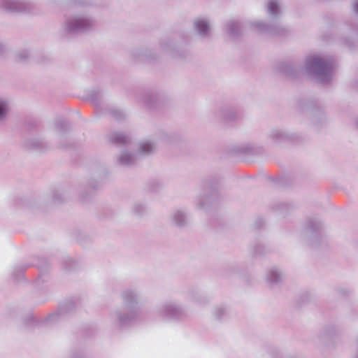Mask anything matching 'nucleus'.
<instances>
[{
  "label": "nucleus",
  "instance_id": "412c9836",
  "mask_svg": "<svg viewBox=\"0 0 358 358\" xmlns=\"http://www.w3.org/2000/svg\"><path fill=\"white\" fill-rule=\"evenodd\" d=\"M16 59L20 62H25L29 59L31 55L28 50H22L16 53Z\"/></svg>",
  "mask_w": 358,
  "mask_h": 358
},
{
  "label": "nucleus",
  "instance_id": "39448f33",
  "mask_svg": "<svg viewBox=\"0 0 358 358\" xmlns=\"http://www.w3.org/2000/svg\"><path fill=\"white\" fill-rule=\"evenodd\" d=\"M0 8L8 13H31L34 5L26 0H0Z\"/></svg>",
  "mask_w": 358,
  "mask_h": 358
},
{
  "label": "nucleus",
  "instance_id": "0eeeda50",
  "mask_svg": "<svg viewBox=\"0 0 358 358\" xmlns=\"http://www.w3.org/2000/svg\"><path fill=\"white\" fill-rule=\"evenodd\" d=\"M296 138V134L280 128L271 129L267 135L268 140L273 144L289 142L294 141Z\"/></svg>",
  "mask_w": 358,
  "mask_h": 358
},
{
  "label": "nucleus",
  "instance_id": "72a5a7b5",
  "mask_svg": "<svg viewBox=\"0 0 358 358\" xmlns=\"http://www.w3.org/2000/svg\"><path fill=\"white\" fill-rule=\"evenodd\" d=\"M346 44H348L349 46H352V43L350 41H345Z\"/></svg>",
  "mask_w": 358,
  "mask_h": 358
},
{
  "label": "nucleus",
  "instance_id": "9d476101",
  "mask_svg": "<svg viewBox=\"0 0 358 358\" xmlns=\"http://www.w3.org/2000/svg\"><path fill=\"white\" fill-rule=\"evenodd\" d=\"M171 223L179 228L185 227L188 224V215L182 209H176L172 212L170 216Z\"/></svg>",
  "mask_w": 358,
  "mask_h": 358
},
{
  "label": "nucleus",
  "instance_id": "f8f14e48",
  "mask_svg": "<svg viewBox=\"0 0 358 358\" xmlns=\"http://www.w3.org/2000/svg\"><path fill=\"white\" fill-rule=\"evenodd\" d=\"M157 148L155 141L152 139H145L139 142L137 153L139 157L152 155Z\"/></svg>",
  "mask_w": 358,
  "mask_h": 358
},
{
  "label": "nucleus",
  "instance_id": "cd10ccee",
  "mask_svg": "<svg viewBox=\"0 0 358 358\" xmlns=\"http://www.w3.org/2000/svg\"><path fill=\"white\" fill-rule=\"evenodd\" d=\"M113 115L114 117H115L117 119H121L124 117V113L119 110H114L113 111Z\"/></svg>",
  "mask_w": 358,
  "mask_h": 358
},
{
  "label": "nucleus",
  "instance_id": "5701e85b",
  "mask_svg": "<svg viewBox=\"0 0 358 358\" xmlns=\"http://www.w3.org/2000/svg\"><path fill=\"white\" fill-rule=\"evenodd\" d=\"M213 315L217 320H221L227 315V310L223 307H217L214 310Z\"/></svg>",
  "mask_w": 358,
  "mask_h": 358
},
{
  "label": "nucleus",
  "instance_id": "ddd939ff",
  "mask_svg": "<svg viewBox=\"0 0 358 358\" xmlns=\"http://www.w3.org/2000/svg\"><path fill=\"white\" fill-rule=\"evenodd\" d=\"M194 25L197 33L202 37H208L210 33V21L204 17H199L194 20Z\"/></svg>",
  "mask_w": 358,
  "mask_h": 358
},
{
  "label": "nucleus",
  "instance_id": "f03ea898",
  "mask_svg": "<svg viewBox=\"0 0 358 358\" xmlns=\"http://www.w3.org/2000/svg\"><path fill=\"white\" fill-rule=\"evenodd\" d=\"M333 69L334 61L329 57L313 55L305 62L306 71L322 84L329 83L332 80Z\"/></svg>",
  "mask_w": 358,
  "mask_h": 358
},
{
  "label": "nucleus",
  "instance_id": "7ed1b4c3",
  "mask_svg": "<svg viewBox=\"0 0 358 358\" xmlns=\"http://www.w3.org/2000/svg\"><path fill=\"white\" fill-rule=\"evenodd\" d=\"M158 315L164 322L180 321L187 315L185 310L174 301L164 302L159 308Z\"/></svg>",
  "mask_w": 358,
  "mask_h": 358
},
{
  "label": "nucleus",
  "instance_id": "f704fd0d",
  "mask_svg": "<svg viewBox=\"0 0 358 358\" xmlns=\"http://www.w3.org/2000/svg\"><path fill=\"white\" fill-rule=\"evenodd\" d=\"M145 103H146V104H148V105H150V104L148 101H145Z\"/></svg>",
  "mask_w": 358,
  "mask_h": 358
},
{
  "label": "nucleus",
  "instance_id": "a878e982",
  "mask_svg": "<svg viewBox=\"0 0 358 358\" xmlns=\"http://www.w3.org/2000/svg\"><path fill=\"white\" fill-rule=\"evenodd\" d=\"M100 97V92L98 90H94L90 94V99L92 102L94 104H97L99 103V99Z\"/></svg>",
  "mask_w": 358,
  "mask_h": 358
},
{
  "label": "nucleus",
  "instance_id": "bb28decb",
  "mask_svg": "<svg viewBox=\"0 0 358 358\" xmlns=\"http://www.w3.org/2000/svg\"><path fill=\"white\" fill-rule=\"evenodd\" d=\"M205 201H206L205 196L199 197L196 201V205H197L198 208H203L205 206V204H204Z\"/></svg>",
  "mask_w": 358,
  "mask_h": 358
},
{
  "label": "nucleus",
  "instance_id": "f3484780",
  "mask_svg": "<svg viewBox=\"0 0 358 358\" xmlns=\"http://www.w3.org/2000/svg\"><path fill=\"white\" fill-rule=\"evenodd\" d=\"M111 142L117 144H127L129 142V137L121 132H113L109 136Z\"/></svg>",
  "mask_w": 358,
  "mask_h": 358
},
{
  "label": "nucleus",
  "instance_id": "6e6552de",
  "mask_svg": "<svg viewBox=\"0 0 358 358\" xmlns=\"http://www.w3.org/2000/svg\"><path fill=\"white\" fill-rule=\"evenodd\" d=\"M285 279V273L278 267L268 268L265 274V280L270 287H275L282 283Z\"/></svg>",
  "mask_w": 358,
  "mask_h": 358
},
{
  "label": "nucleus",
  "instance_id": "423d86ee",
  "mask_svg": "<svg viewBox=\"0 0 358 358\" xmlns=\"http://www.w3.org/2000/svg\"><path fill=\"white\" fill-rule=\"evenodd\" d=\"M252 27L257 31L273 36H282L287 32V29L278 22L266 24L262 21H254L251 23Z\"/></svg>",
  "mask_w": 358,
  "mask_h": 358
},
{
  "label": "nucleus",
  "instance_id": "f257e3e1",
  "mask_svg": "<svg viewBox=\"0 0 358 358\" xmlns=\"http://www.w3.org/2000/svg\"><path fill=\"white\" fill-rule=\"evenodd\" d=\"M96 21L88 12H78L66 16L59 34L61 36L66 38L69 36L84 34L95 29Z\"/></svg>",
  "mask_w": 358,
  "mask_h": 358
},
{
  "label": "nucleus",
  "instance_id": "c756f323",
  "mask_svg": "<svg viewBox=\"0 0 358 358\" xmlns=\"http://www.w3.org/2000/svg\"><path fill=\"white\" fill-rule=\"evenodd\" d=\"M6 51V47L5 45L2 43H0V55L3 54Z\"/></svg>",
  "mask_w": 358,
  "mask_h": 358
},
{
  "label": "nucleus",
  "instance_id": "4be33fe9",
  "mask_svg": "<svg viewBox=\"0 0 358 358\" xmlns=\"http://www.w3.org/2000/svg\"><path fill=\"white\" fill-rule=\"evenodd\" d=\"M133 212L136 215H141L143 214L145 210L146 206L144 203H136L134 204L132 207Z\"/></svg>",
  "mask_w": 358,
  "mask_h": 358
},
{
  "label": "nucleus",
  "instance_id": "2f4dec72",
  "mask_svg": "<svg viewBox=\"0 0 358 358\" xmlns=\"http://www.w3.org/2000/svg\"><path fill=\"white\" fill-rule=\"evenodd\" d=\"M354 127L355 129H358V117L355 120Z\"/></svg>",
  "mask_w": 358,
  "mask_h": 358
},
{
  "label": "nucleus",
  "instance_id": "2eb2a0df",
  "mask_svg": "<svg viewBox=\"0 0 358 358\" xmlns=\"http://www.w3.org/2000/svg\"><path fill=\"white\" fill-rule=\"evenodd\" d=\"M241 26L236 20H230L224 25V31L231 38L239 36L241 34Z\"/></svg>",
  "mask_w": 358,
  "mask_h": 358
},
{
  "label": "nucleus",
  "instance_id": "dca6fc26",
  "mask_svg": "<svg viewBox=\"0 0 358 358\" xmlns=\"http://www.w3.org/2000/svg\"><path fill=\"white\" fill-rule=\"evenodd\" d=\"M175 49L174 42L171 39L165 38L160 41L158 51L160 54L173 55Z\"/></svg>",
  "mask_w": 358,
  "mask_h": 358
},
{
  "label": "nucleus",
  "instance_id": "7c9ffc66",
  "mask_svg": "<svg viewBox=\"0 0 358 358\" xmlns=\"http://www.w3.org/2000/svg\"><path fill=\"white\" fill-rule=\"evenodd\" d=\"M355 11L358 13V0H355L353 4Z\"/></svg>",
  "mask_w": 358,
  "mask_h": 358
},
{
  "label": "nucleus",
  "instance_id": "1a4fd4ad",
  "mask_svg": "<svg viewBox=\"0 0 358 358\" xmlns=\"http://www.w3.org/2000/svg\"><path fill=\"white\" fill-rule=\"evenodd\" d=\"M124 307L139 308L140 292L136 289H127L121 294Z\"/></svg>",
  "mask_w": 358,
  "mask_h": 358
},
{
  "label": "nucleus",
  "instance_id": "b1692460",
  "mask_svg": "<svg viewBox=\"0 0 358 358\" xmlns=\"http://www.w3.org/2000/svg\"><path fill=\"white\" fill-rule=\"evenodd\" d=\"M68 128L67 123L64 120H59L55 123V129L58 134H62Z\"/></svg>",
  "mask_w": 358,
  "mask_h": 358
},
{
  "label": "nucleus",
  "instance_id": "9b49d317",
  "mask_svg": "<svg viewBox=\"0 0 358 358\" xmlns=\"http://www.w3.org/2000/svg\"><path fill=\"white\" fill-rule=\"evenodd\" d=\"M138 157L137 151L135 153H131L128 150H124L117 156V160L120 165L129 166L136 164Z\"/></svg>",
  "mask_w": 358,
  "mask_h": 358
},
{
  "label": "nucleus",
  "instance_id": "4468645a",
  "mask_svg": "<svg viewBox=\"0 0 358 358\" xmlns=\"http://www.w3.org/2000/svg\"><path fill=\"white\" fill-rule=\"evenodd\" d=\"M267 14L273 20H277L282 13V6L278 0H268L266 3Z\"/></svg>",
  "mask_w": 358,
  "mask_h": 358
},
{
  "label": "nucleus",
  "instance_id": "20e7f679",
  "mask_svg": "<svg viewBox=\"0 0 358 358\" xmlns=\"http://www.w3.org/2000/svg\"><path fill=\"white\" fill-rule=\"evenodd\" d=\"M139 315V308L124 306L122 309H115L110 313L111 320L120 327H125L134 323Z\"/></svg>",
  "mask_w": 358,
  "mask_h": 358
},
{
  "label": "nucleus",
  "instance_id": "473e14b6",
  "mask_svg": "<svg viewBox=\"0 0 358 358\" xmlns=\"http://www.w3.org/2000/svg\"><path fill=\"white\" fill-rule=\"evenodd\" d=\"M57 317V315H50V317H49V320L50 321H54L55 320V318Z\"/></svg>",
  "mask_w": 358,
  "mask_h": 358
},
{
  "label": "nucleus",
  "instance_id": "c85d7f7f",
  "mask_svg": "<svg viewBox=\"0 0 358 358\" xmlns=\"http://www.w3.org/2000/svg\"><path fill=\"white\" fill-rule=\"evenodd\" d=\"M313 224V223H312V222L310 223L309 228H310V230L316 231V230H317L320 228V224H315V227H314V228L312 226Z\"/></svg>",
  "mask_w": 358,
  "mask_h": 358
},
{
  "label": "nucleus",
  "instance_id": "a211bd4d",
  "mask_svg": "<svg viewBox=\"0 0 358 358\" xmlns=\"http://www.w3.org/2000/svg\"><path fill=\"white\" fill-rule=\"evenodd\" d=\"M9 99L5 96H0V122L3 121L9 110Z\"/></svg>",
  "mask_w": 358,
  "mask_h": 358
},
{
  "label": "nucleus",
  "instance_id": "393cba45",
  "mask_svg": "<svg viewBox=\"0 0 358 358\" xmlns=\"http://www.w3.org/2000/svg\"><path fill=\"white\" fill-rule=\"evenodd\" d=\"M51 196L54 202H61L63 201V194L60 190H52L51 192Z\"/></svg>",
  "mask_w": 358,
  "mask_h": 358
},
{
  "label": "nucleus",
  "instance_id": "6ab92c4d",
  "mask_svg": "<svg viewBox=\"0 0 358 358\" xmlns=\"http://www.w3.org/2000/svg\"><path fill=\"white\" fill-rule=\"evenodd\" d=\"M134 56L136 58H145V59H154L155 57L152 55L151 52L148 50H136L133 53Z\"/></svg>",
  "mask_w": 358,
  "mask_h": 358
},
{
  "label": "nucleus",
  "instance_id": "aec40b11",
  "mask_svg": "<svg viewBox=\"0 0 358 358\" xmlns=\"http://www.w3.org/2000/svg\"><path fill=\"white\" fill-rule=\"evenodd\" d=\"M192 300L199 304L204 303L206 301V297L199 292H192L190 294Z\"/></svg>",
  "mask_w": 358,
  "mask_h": 358
}]
</instances>
